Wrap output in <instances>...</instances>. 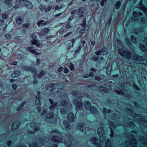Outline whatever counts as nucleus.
<instances>
[{"instance_id":"obj_22","label":"nucleus","mask_w":147,"mask_h":147,"mask_svg":"<svg viewBox=\"0 0 147 147\" xmlns=\"http://www.w3.org/2000/svg\"><path fill=\"white\" fill-rule=\"evenodd\" d=\"M16 23L17 24L19 25L22 22V19L20 16L17 17L16 19Z\"/></svg>"},{"instance_id":"obj_47","label":"nucleus","mask_w":147,"mask_h":147,"mask_svg":"<svg viewBox=\"0 0 147 147\" xmlns=\"http://www.w3.org/2000/svg\"><path fill=\"white\" fill-rule=\"evenodd\" d=\"M2 18L5 19H6L8 17V15L7 14H4L2 15Z\"/></svg>"},{"instance_id":"obj_15","label":"nucleus","mask_w":147,"mask_h":147,"mask_svg":"<svg viewBox=\"0 0 147 147\" xmlns=\"http://www.w3.org/2000/svg\"><path fill=\"white\" fill-rule=\"evenodd\" d=\"M63 125L64 127L67 129H70L71 126L69 124V123L66 120H64L63 121Z\"/></svg>"},{"instance_id":"obj_8","label":"nucleus","mask_w":147,"mask_h":147,"mask_svg":"<svg viewBox=\"0 0 147 147\" xmlns=\"http://www.w3.org/2000/svg\"><path fill=\"white\" fill-rule=\"evenodd\" d=\"M49 101L52 105L49 107V109L50 111L53 110L58 104V102H54L51 99L49 100Z\"/></svg>"},{"instance_id":"obj_28","label":"nucleus","mask_w":147,"mask_h":147,"mask_svg":"<svg viewBox=\"0 0 147 147\" xmlns=\"http://www.w3.org/2000/svg\"><path fill=\"white\" fill-rule=\"evenodd\" d=\"M20 74L19 71H16L12 74L11 76L13 78H16Z\"/></svg>"},{"instance_id":"obj_7","label":"nucleus","mask_w":147,"mask_h":147,"mask_svg":"<svg viewBox=\"0 0 147 147\" xmlns=\"http://www.w3.org/2000/svg\"><path fill=\"white\" fill-rule=\"evenodd\" d=\"M133 18L136 21H137L139 20V18H138V16H140L142 15V13L138 12L137 13V12L136 11H134L133 12Z\"/></svg>"},{"instance_id":"obj_49","label":"nucleus","mask_w":147,"mask_h":147,"mask_svg":"<svg viewBox=\"0 0 147 147\" xmlns=\"http://www.w3.org/2000/svg\"><path fill=\"white\" fill-rule=\"evenodd\" d=\"M72 95L75 97H76L77 94V92L76 91H74L72 92Z\"/></svg>"},{"instance_id":"obj_1","label":"nucleus","mask_w":147,"mask_h":147,"mask_svg":"<svg viewBox=\"0 0 147 147\" xmlns=\"http://www.w3.org/2000/svg\"><path fill=\"white\" fill-rule=\"evenodd\" d=\"M23 69L28 71H31L32 73L34 74V78L35 79H36L37 78H40L42 76L46 74V71H42L40 72L39 74H35L36 69L35 68L33 67H28L25 66H22Z\"/></svg>"},{"instance_id":"obj_30","label":"nucleus","mask_w":147,"mask_h":147,"mask_svg":"<svg viewBox=\"0 0 147 147\" xmlns=\"http://www.w3.org/2000/svg\"><path fill=\"white\" fill-rule=\"evenodd\" d=\"M106 147H112L111 145L110 140L109 139H107V141L106 142L105 144Z\"/></svg>"},{"instance_id":"obj_48","label":"nucleus","mask_w":147,"mask_h":147,"mask_svg":"<svg viewBox=\"0 0 147 147\" xmlns=\"http://www.w3.org/2000/svg\"><path fill=\"white\" fill-rule=\"evenodd\" d=\"M69 70L67 68L65 67L64 68V72L65 74H67L69 72Z\"/></svg>"},{"instance_id":"obj_11","label":"nucleus","mask_w":147,"mask_h":147,"mask_svg":"<svg viewBox=\"0 0 147 147\" xmlns=\"http://www.w3.org/2000/svg\"><path fill=\"white\" fill-rule=\"evenodd\" d=\"M68 120L71 122H73L75 120V117L73 114L72 113H69L67 115Z\"/></svg>"},{"instance_id":"obj_45","label":"nucleus","mask_w":147,"mask_h":147,"mask_svg":"<svg viewBox=\"0 0 147 147\" xmlns=\"http://www.w3.org/2000/svg\"><path fill=\"white\" fill-rule=\"evenodd\" d=\"M69 68L72 71L74 69V65L72 63H71L70 66H69Z\"/></svg>"},{"instance_id":"obj_59","label":"nucleus","mask_w":147,"mask_h":147,"mask_svg":"<svg viewBox=\"0 0 147 147\" xmlns=\"http://www.w3.org/2000/svg\"><path fill=\"white\" fill-rule=\"evenodd\" d=\"M145 20L144 18H142L141 19V21L142 23H144L145 21Z\"/></svg>"},{"instance_id":"obj_2","label":"nucleus","mask_w":147,"mask_h":147,"mask_svg":"<svg viewBox=\"0 0 147 147\" xmlns=\"http://www.w3.org/2000/svg\"><path fill=\"white\" fill-rule=\"evenodd\" d=\"M52 88H53L51 89L50 91L51 92L53 93L58 92L60 90L62 89L63 87V86H62L61 84H58L51 83L47 86V89Z\"/></svg>"},{"instance_id":"obj_43","label":"nucleus","mask_w":147,"mask_h":147,"mask_svg":"<svg viewBox=\"0 0 147 147\" xmlns=\"http://www.w3.org/2000/svg\"><path fill=\"white\" fill-rule=\"evenodd\" d=\"M30 36L33 39H35L36 38V34L33 33H32Z\"/></svg>"},{"instance_id":"obj_25","label":"nucleus","mask_w":147,"mask_h":147,"mask_svg":"<svg viewBox=\"0 0 147 147\" xmlns=\"http://www.w3.org/2000/svg\"><path fill=\"white\" fill-rule=\"evenodd\" d=\"M33 127L34 129V130L32 131H30V130L28 131V133L30 134H33L35 131L38 130L40 129V127L38 126H35Z\"/></svg>"},{"instance_id":"obj_16","label":"nucleus","mask_w":147,"mask_h":147,"mask_svg":"<svg viewBox=\"0 0 147 147\" xmlns=\"http://www.w3.org/2000/svg\"><path fill=\"white\" fill-rule=\"evenodd\" d=\"M32 44V45H34L37 47H40L41 46V45L39 43V41L38 40H36L33 39L31 41Z\"/></svg>"},{"instance_id":"obj_26","label":"nucleus","mask_w":147,"mask_h":147,"mask_svg":"<svg viewBox=\"0 0 147 147\" xmlns=\"http://www.w3.org/2000/svg\"><path fill=\"white\" fill-rule=\"evenodd\" d=\"M50 27H48L47 28H44L43 30L41 32H39L38 33L39 35H41V32L43 31L45 33L49 32L50 30Z\"/></svg>"},{"instance_id":"obj_57","label":"nucleus","mask_w":147,"mask_h":147,"mask_svg":"<svg viewBox=\"0 0 147 147\" xmlns=\"http://www.w3.org/2000/svg\"><path fill=\"white\" fill-rule=\"evenodd\" d=\"M61 7H59V6L58 5H57L55 7V10H59V9H61Z\"/></svg>"},{"instance_id":"obj_29","label":"nucleus","mask_w":147,"mask_h":147,"mask_svg":"<svg viewBox=\"0 0 147 147\" xmlns=\"http://www.w3.org/2000/svg\"><path fill=\"white\" fill-rule=\"evenodd\" d=\"M139 47L140 49L142 51L145 52L146 51V47L142 44H140Z\"/></svg>"},{"instance_id":"obj_56","label":"nucleus","mask_w":147,"mask_h":147,"mask_svg":"<svg viewBox=\"0 0 147 147\" xmlns=\"http://www.w3.org/2000/svg\"><path fill=\"white\" fill-rule=\"evenodd\" d=\"M74 17L73 16L70 17L68 19L67 22H69Z\"/></svg>"},{"instance_id":"obj_58","label":"nucleus","mask_w":147,"mask_h":147,"mask_svg":"<svg viewBox=\"0 0 147 147\" xmlns=\"http://www.w3.org/2000/svg\"><path fill=\"white\" fill-rule=\"evenodd\" d=\"M12 87L14 89L16 90L17 88V85L16 84H13Z\"/></svg>"},{"instance_id":"obj_24","label":"nucleus","mask_w":147,"mask_h":147,"mask_svg":"<svg viewBox=\"0 0 147 147\" xmlns=\"http://www.w3.org/2000/svg\"><path fill=\"white\" fill-rule=\"evenodd\" d=\"M91 103L89 101H86L85 102V108L86 110L88 109L90 107Z\"/></svg>"},{"instance_id":"obj_53","label":"nucleus","mask_w":147,"mask_h":147,"mask_svg":"<svg viewBox=\"0 0 147 147\" xmlns=\"http://www.w3.org/2000/svg\"><path fill=\"white\" fill-rule=\"evenodd\" d=\"M63 68L62 67H60L59 68H58L57 70L59 72H60L63 71Z\"/></svg>"},{"instance_id":"obj_4","label":"nucleus","mask_w":147,"mask_h":147,"mask_svg":"<svg viewBox=\"0 0 147 147\" xmlns=\"http://www.w3.org/2000/svg\"><path fill=\"white\" fill-rule=\"evenodd\" d=\"M98 134L99 136V140L101 142H102L105 140V131L102 127H100L98 129Z\"/></svg>"},{"instance_id":"obj_19","label":"nucleus","mask_w":147,"mask_h":147,"mask_svg":"<svg viewBox=\"0 0 147 147\" xmlns=\"http://www.w3.org/2000/svg\"><path fill=\"white\" fill-rule=\"evenodd\" d=\"M84 10L83 8L80 7L78 11V14L80 15L79 18L82 17L83 15L82 14L84 12Z\"/></svg>"},{"instance_id":"obj_18","label":"nucleus","mask_w":147,"mask_h":147,"mask_svg":"<svg viewBox=\"0 0 147 147\" xmlns=\"http://www.w3.org/2000/svg\"><path fill=\"white\" fill-rule=\"evenodd\" d=\"M54 117V115L52 112L48 113L45 115V118L47 119H51Z\"/></svg>"},{"instance_id":"obj_39","label":"nucleus","mask_w":147,"mask_h":147,"mask_svg":"<svg viewBox=\"0 0 147 147\" xmlns=\"http://www.w3.org/2000/svg\"><path fill=\"white\" fill-rule=\"evenodd\" d=\"M34 48V47L32 46L31 47H27L26 48V49L27 50H28L31 53L32 50H33V48Z\"/></svg>"},{"instance_id":"obj_42","label":"nucleus","mask_w":147,"mask_h":147,"mask_svg":"<svg viewBox=\"0 0 147 147\" xmlns=\"http://www.w3.org/2000/svg\"><path fill=\"white\" fill-rule=\"evenodd\" d=\"M110 129H111V134L110 136L111 137H112L113 136V130H112V129H111V127H112L113 128V125H111V126H110Z\"/></svg>"},{"instance_id":"obj_17","label":"nucleus","mask_w":147,"mask_h":147,"mask_svg":"<svg viewBox=\"0 0 147 147\" xmlns=\"http://www.w3.org/2000/svg\"><path fill=\"white\" fill-rule=\"evenodd\" d=\"M140 5V9L143 11L145 14L146 16H147V9L144 7L143 5L141 4Z\"/></svg>"},{"instance_id":"obj_52","label":"nucleus","mask_w":147,"mask_h":147,"mask_svg":"<svg viewBox=\"0 0 147 147\" xmlns=\"http://www.w3.org/2000/svg\"><path fill=\"white\" fill-rule=\"evenodd\" d=\"M51 21L50 20H49L45 22H44V23H43L42 24H43V25H44V26H45L47 24H48L50 23L51 22Z\"/></svg>"},{"instance_id":"obj_10","label":"nucleus","mask_w":147,"mask_h":147,"mask_svg":"<svg viewBox=\"0 0 147 147\" xmlns=\"http://www.w3.org/2000/svg\"><path fill=\"white\" fill-rule=\"evenodd\" d=\"M111 88V87L109 86H107L106 87H103L101 86H100V90L105 92L107 93L109 92V90Z\"/></svg>"},{"instance_id":"obj_44","label":"nucleus","mask_w":147,"mask_h":147,"mask_svg":"<svg viewBox=\"0 0 147 147\" xmlns=\"http://www.w3.org/2000/svg\"><path fill=\"white\" fill-rule=\"evenodd\" d=\"M71 27V26L69 22L66 24L65 27L67 29H70Z\"/></svg>"},{"instance_id":"obj_34","label":"nucleus","mask_w":147,"mask_h":147,"mask_svg":"<svg viewBox=\"0 0 147 147\" xmlns=\"http://www.w3.org/2000/svg\"><path fill=\"white\" fill-rule=\"evenodd\" d=\"M102 49V52H103V55H106L108 53V51L105 48H103Z\"/></svg>"},{"instance_id":"obj_12","label":"nucleus","mask_w":147,"mask_h":147,"mask_svg":"<svg viewBox=\"0 0 147 147\" xmlns=\"http://www.w3.org/2000/svg\"><path fill=\"white\" fill-rule=\"evenodd\" d=\"M52 140L54 142H58L59 143L61 142L62 141L61 138H60L58 136H55L53 137L52 138Z\"/></svg>"},{"instance_id":"obj_13","label":"nucleus","mask_w":147,"mask_h":147,"mask_svg":"<svg viewBox=\"0 0 147 147\" xmlns=\"http://www.w3.org/2000/svg\"><path fill=\"white\" fill-rule=\"evenodd\" d=\"M20 124V122L18 121H16L15 123H14L13 124H12V129L13 130H14L18 128Z\"/></svg>"},{"instance_id":"obj_55","label":"nucleus","mask_w":147,"mask_h":147,"mask_svg":"<svg viewBox=\"0 0 147 147\" xmlns=\"http://www.w3.org/2000/svg\"><path fill=\"white\" fill-rule=\"evenodd\" d=\"M107 0H102L100 2V5L102 6L104 5V3Z\"/></svg>"},{"instance_id":"obj_5","label":"nucleus","mask_w":147,"mask_h":147,"mask_svg":"<svg viewBox=\"0 0 147 147\" xmlns=\"http://www.w3.org/2000/svg\"><path fill=\"white\" fill-rule=\"evenodd\" d=\"M133 60H138L139 61V63L145 64H147V61L143 58V57L141 56H139L137 55H135L132 56Z\"/></svg>"},{"instance_id":"obj_37","label":"nucleus","mask_w":147,"mask_h":147,"mask_svg":"<svg viewBox=\"0 0 147 147\" xmlns=\"http://www.w3.org/2000/svg\"><path fill=\"white\" fill-rule=\"evenodd\" d=\"M33 53V54H34V55H40V54H41V53H38L36 51V49H33L31 53Z\"/></svg>"},{"instance_id":"obj_38","label":"nucleus","mask_w":147,"mask_h":147,"mask_svg":"<svg viewBox=\"0 0 147 147\" xmlns=\"http://www.w3.org/2000/svg\"><path fill=\"white\" fill-rule=\"evenodd\" d=\"M121 3L119 1H118L116 3L115 6L117 9H118L120 7Z\"/></svg>"},{"instance_id":"obj_9","label":"nucleus","mask_w":147,"mask_h":147,"mask_svg":"<svg viewBox=\"0 0 147 147\" xmlns=\"http://www.w3.org/2000/svg\"><path fill=\"white\" fill-rule=\"evenodd\" d=\"M22 3L27 7L31 8L32 7V5L30 1H23Z\"/></svg>"},{"instance_id":"obj_62","label":"nucleus","mask_w":147,"mask_h":147,"mask_svg":"<svg viewBox=\"0 0 147 147\" xmlns=\"http://www.w3.org/2000/svg\"><path fill=\"white\" fill-rule=\"evenodd\" d=\"M37 63H36V65H39L40 63V59H37Z\"/></svg>"},{"instance_id":"obj_54","label":"nucleus","mask_w":147,"mask_h":147,"mask_svg":"<svg viewBox=\"0 0 147 147\" xmlns=\"http://www.w3.org/2000/svg\"><path fill=\"white\" fill-rule=\"evenodd\" d=\"M47 111L45 109L41 113L40 115L41 116H43L44 115L47 113Z\"/></svg>"},{"instance_id":"obj_61","label":"nucleus","mask_w":147,"mask_h":147,"mask_svg":"<svg viewBox=\"0 0 147 147\" xmlns=\"http://www.w3.org/2000/svg\"><path fill=\"white\" fill-rule=\"evenodd\" d=\"M35 124H36V123L34 121L32 122L31 123V124H30L31 126V127L32 128H33L32 127H34L35 125Z\"/></svg>"},{"instance_id":"obj_6","label":"nucleus","mask_w":147,"mask_h":147,"mask_svg":"<svg viewBox=\"0 0 147 147\" xmlns=\"http://www.w3.org/2000/svg\"><path fill=\"white\" fill-rule=\"evenodd\" d=\"M73 103L76 106V109L78 110L82 107V104L81 101L76 99H74L73 101Z\"/></svg>"},{"instance_id":"obj_23","label":"nucleus","mask_w":147,"mask_h":147,"mask_svg":"<svg viewBox=\"0 0 147 147\" xmlns=\"http://www.w3.org/2000/svg\"><path fill=\"white\" fill-rule=\"evenodd\" d=\"M44 7H42V6H41L40 7V9L42 11L44 10V9H45V12H47L49 11V10H50L52 8V7L51 6H49V7H47V8H46L45 7L43 6Z\"/></svg>"},{"instance_id":"obj_41","label":"nucleus","mask_w":147,"mask_h":147,"mask_svg":"<svg viewBox=\"0 0 147 147\" xmlns=\"http://www.w3.org/2000/svg\"><path fill=\"white\" fill-rule=\"evenodd\" d=\"M29 26L28 23H25L22 25V27L23 28H25L28 27Z\"/></svg>"},{"instance_id":"obj_40","label":"nucleus","mask_w":147,"mask_h":147,"mask_svg":"<svg viewBox=\"0 0 147 147\" xmlns=\"http://www.w3.org/2000/svg\"><path fill=\"white\" fill-rule=\"evenodd\" d=\"M116 92L119 94L122 95L123 94V92L121 90H115Z\"/></svg>"},{"instance_id":"obj_27","label":"nucleus","mask_w":147,"mask_h":147,"mask_svg":"<svg viewBox=\"0 0 147 147\" xmlns=\"http://www.w3.org/2000/svg\"><path fill=\"white\" fill-rule=\"evenodd\" d=\"M12 1V0H5V3L9 7H11L13 5V4L11 3Z\"/></svg>"},{"instance_id":"obj_20","label":"nucleus","mask_w":147,"mask_h":147,"mask_svg":"<svg viewBox=\"0 0 147 147\" xmlns=\"http://www.w3.org/2000/svg\"><path fill=\"white\" fill-rule=\"evenodd\" d=\"M90 111L93 114L95 115L98 113L96 108L94 107H91L90 108Z\"/></svg>"},{"instance_id":"obj_60","label":"nucleus","mask_w":147,"mask_h":147,"mask_svg":"<svg viewBox=\"0 0 147 147\" xmlns=\"http://www.w3.org/2000/svg\"><path fill=\"white\" fill-rule=\"evenodd\" d=\"M126 42L129 45H131V42L127 38L126 39Z\"/></svg>"},{"instance_id":"obj_36","label":"nucleus","mask_w":147,"mask_h":147,"mask_svg":"<svg viewBox=\"0 0 147 147\" xmlns=\"http://www.w3.org/2000/svg\"><path fill=\"white\" fill-rule=\"evenodd\" d=\"M44 20H40L37 23V24L38 26H40V25L42 26H44V25H43L42 24L44 23Z\"/></svg>"},{"instance_id":"obj_21","label":"nucleus","mask_w":147,"mask_h":147,"mask_svg":"<svg viewBox=\"0 0 147 147\" xmlns=\"http://www.w3.org/2000/svg\"><path fill=\"white\" fill-rule=\"evenodd\" d=\"M84 126V124L82 123H81L79 124L78 125V128L79 129L80 131H83L84 130L83 127Z\"/></svg>"},{"instance_id":"obj_63","label":"nucleus","mask_w":147,"mask_h":147,"mask_svg":"<svg viewBox=\"0 0 147 147\" xmlns=\"http://www.w3.org/2000/svg\"><path fill=\"white\" fill-rule=\"evenodd\" d=\"M45 141L43 139H41L39 141L40 143H41L43 144H44L45 143Z\"/></svg>"},{"instance_id":"obj_31","label":"nucleus","mask_w":147,"mask_h":147,"mask_svg":"<svg viewBox=\"0 0 147 147\" xmlns=\"http://www.w3.org/2000/svg\"><path fill=\"white\" fill-rule=\"evenodd\" d=\"M60 112L61 113L65 114L67 113V110L65 108H62L60 109Z\"/></svg>"},{"instance_id":"obj_32","label":"nucleus","mask_w":147,"mask_h":147,"mask_svg":"<svg viewBox=\"0 0 147 147\" xmlns=\"http://www.w3.org/2000/svg\"><path fill=\"white\" fill-rule=\"evenodd\" d=\"M131 38L132 41L135 44H136L137 43V41L134 36L131 35Z\"/></svg>"},{"instance_id":"obj_3","label":"nucleus","mask_w":147,"mask_h":147,"mask_svg":"<svg viewBox=\"0 0 147 147\" xmlns=\"http://www.w3.org/2000/svg\"><path fill=\"white\" fill-rule=\"evenodd\" d=\"M118 52L120 55L125 58L129 59L131 57L130 53L127 51H125L123 49H120L118 50Z\"/></svg>"},{"instance_id":"obj_14","label":"nucleus","mask_w":147,"mask_h":147,"mask_svg":"<svg viewBox=\"0 0 147 147\" xmlns=\"http://www.w3.org/2000/svg\"><path fill=\"white\" fill-rule=\"evenodd\" d=\"M37 95L36 97V100L35 102V104L36 105H38L39 104L40 102V95L39 94L40 92L39 91H38L37 92Z\"/></svg>"},{"instance_id":"obj_50","label":"nucleus","mask_w":147,"mask_h":147,"mask_svg":"<svg viewBox=\"0 0 147 147\" xmlns=\"http://www.w3.org/2000/svg\"><path fill=\"white\" fill-rule=\"evenodd\" d=\"M85 29H81L79 31V33L80 34H83L85 33Z\"/></svg>"},{"instance_id":"obj_64","label":"nucleus","mask_w":147,"mask_h":147,"mask_svg":"<svg viewBox=\"0 0 147 147\" xmlns=\"http://www.w3.org/2000/svg\"><path fill=\"white\" fill-rule=\"evenodd\" d=\"M77 10L76 9H74V10H72L71 12V13L72 14H74L76 13V12H77Z\"/></svg>"},{"instance_id":"obj_33","label":"nucleus","mask_w":147,"mask_h":147,"mask_svg":"<svg viewBox=\"0 0 147 147\" xmlns=\"http://www.w3.org/2000/svg\"><path fill=\"white\" fill-rule=\"evenodd\" d=\"M90 141L92 144H96L97 139L95 138H94L90 140Z\"/></svg>"},{"instance_id":"obj_51","label":"nucleus","mask_w":147,"mask_h":147,"mask_svg":"<svg viewBox=\"0 0 147 147\" xmlns=\"http://www.w3.org/2000/svg\"><path fill=\"white\" fill-rule=\"evenodd\" d=\"M66 104V102L64 101V100H62L61 101V105L64 106Z\"/></svg>"},{"instance_id":"obj_35","label":"nucleus","mask_w":147,"mask_h":147,"mask_svg":"<svg viewBox=\"0 0 147 147\" xmlns=\"http://www.w3.org/2000/svg\"><path fill=\"white\" fill-rule=\"evenodd\" d=\"M26 103V102H23L18 108L17 109V111H18L20 110L21 108L23 107L24 105Z\"/></svg>"},{"instance_id":"obj_46","label":"nucleus","mask_w":147,"mask_h":147,"mask_svg":"<svg viewBox=\"0 0 147 147\" xmlns=\"http://www.w3.org/2000/svg\"><path fill=\"white\" fill-rule=\"evenodd\" d=\"M102 49H100L98 51L96 52L95 53L96 54V55H100V54H101L102 52Z\"/></svg>"}]
</instances>
